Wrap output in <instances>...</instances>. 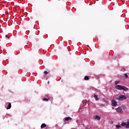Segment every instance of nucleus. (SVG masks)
I'll use <instances>...</instances> for the list:
<instances>
[{
    "label": "nucleus",
    "mask_w": 129,
    "mask_h": 129,
    "mask_svg": "<svg viewBox=\"0 0 129 129\" xmlns=\"http://www.w3.org/2000/svg\"><path fill=\"white\" fill-rule=\"evenodd\" d=\"M115 88L116 89H117L118 90H123L124 91H128V88L124 86H121V85H117L115 87Z\"/></svg>",
    "instance_id": "obj_1"
},
{
    "label": "nucleus",
    "mask_w": 129,
    "mask_h": 129,
    "mask_svg": "<svg viewBox=\"0 0 129 129\" xmlns=\"http://www.w3.org/2000/svg\"><path fill=\"white\" fill-rule=\"evenodd\" d=\"M115 110H116V111L119 113H122L123 112V111L121 107H118L117 108H116Z\"/></svg>",
    "instance_id": "obj_2"
},
{
    "label": "nucleus",
    "mask_w": 129,
    "mask_h": 129,
    "mask_svg": "<svg viewBox=\"0 0 129 129\" xmlns=\"http://www.w3.org/2000/svg\"><path fill=\"white\" fill-rule=\"evenodd\" d=\"M111 105L112 106H116V105H117V103L116 102V101L112 100Z\"/></svg>",
    "instance_id": "obj_3"
},
{
    "label": "nucleus",
    "mask_w": 129,
    "mask_h": 129,
    "mask_svg": "<svg viewBox=\"0 0 129 129\" xmlns=\"http://www.w3.org/2000/svg\"><path fill=\"white\" fill-rule=\"evenodd\" d=\"M119 99L120 100H125V99H126V97L124 95L120 96Z\"/></svg>",
    "instance_id": "obj_4"
},
{
    "label": "nucleus",
    "mask_w": 129,
    "mask_h": 129,
    "mask_svg": "<svg viewBox=\"0 0 129 129\" xmlns=\"http://www.w3.org/2000/svg\"><path fill=\"white\" fill-rule=\"evenodd\" d=\"M68 120H72V118L71 117H67L65 118L66 121H68Z\"/></svg>",
    "instance_id": "obj_5"
},
{
    "label": "nucleus",
    "mask_w": 129,
    "mask_h": 129,
    "mask_svg": "<svg viewBox=\"0 0 129 129\" xmlns=\"http://www.w3.org/2000/svg\"><path fill=\"white\" fill-rule=\"evenodd\" d=\"M46 126H47V125H46V124L43 123L41 125V128H45V127H46Z\"/></svg>",
    "instance_id": "obj_6"
},
{
    "label": "nucleus",
    "mask_w": 129,
    "mask_h": 129,
    "mask_svg": "<svg viewBox=\"0 0 129 129\" xmlns=\"http://www.w3.org/2000/svg\"><path fill=\"white\" fill-rule=\"evenodd\" d=\"M9 103L8 106L7 108V109H10L11 107H12V104L11 103Z\"/></svg>",
    "instance_id": "obj_7"
},
{
    "label": "nucleus",
    "mask_w": 129,
    "mask_h": 129,
    "mask_svg": "<svg viewBox=\"0 0 129 129\" xmlns=\"http://www.w3.org/2000/svg\"><path fill=\"white\" fill-rule=\"evenodd\" d=\"M95 118L97 119V120H100V116L98 115H96Z\"/></svg>",
    "instance_id": "obj_8"
},
{
    "label": "nucleus",
    "mask_w": 129,
    "mask_h": 129,
    "mask_svg": "<svg viewBox=\"0 0 129 129\" xmlns=\"http://www.w3.org/2000/svg\"><path fill=\"white\" fill-rule=\"evenodd\" d=\"M94 97L95 100H96V101L98 100V97H97V95L94 94Z\"/></svg>",
    "instance_id": "obj_9"
},
{
    "label": "nucleus",
    "mask_w": 129,
    "mask_h": 129,
    "mask_svg": "<svg viewBox=\"0 0 129 129\" xmlns=\"http://www.w3.org/2000/svg\"><path fill=\"white\" fill-rule=\"evenodd\" d=\"M121 125L122 126H126V122H122Z\"/></svg>",
    "instance_id": "obj_10"
},
{
    "label": "nucleus",
    "mask_w": 129,
    "mask_h": 129,
    "mask_svg": "<svg viewBox=\"0 0 129 129\" xmlns=\"http://www.w3.org/2000/svg\"><path fill=\"white\" fill-rule=\"evenodd\" d=\"M84 80H89V77L86 76L84 78Z\"/></svg>",
    "instance_id": "obj_11"
},
{
    "label": "nucleus",
    "mask_w": 129,
    "mask_h": 129,
    "mask_svg": "<svg viewBox=\"0 0 129 129\" xmlns=\"http://www.w3.org/2000/svg\"><path fill=\"white\" fill-rule=\"evenodd\" d=\"M125 127H126V128H129V120L127 121V124H126Z\"/></svg>",
    "instance_id": "obj_12"
},
{
    "label": "nucleus",
    "mask_w": 129,
    "mask_h": 129,
    "mask_svg": "<svg viewBox=\"0 0 129 129\" xmlns=\"http://www.w3.org/2000/svg\"><path fill=\"white\" fill-rule=\"evenodd\" d=\"M48 100H49V99H48V98H44L43 99V101L48 102Z\"/></svg>",
    "instance_id": "obj_13"
},
{
    "label": "nucleus",
    "mask_w": 129,
    "mask_h": 129,
    "mask_svg": "<svg viewBox=\"0 0 129 129\" xmlns=\"http://www.w3.org/2000/svg\"><path fill=\"white\" fill-rule=\"evenodd\" d=\"M116 128L117 129H119V128H121V126L119 125H116Z\"/></svg>",
    "instance_id": "obj_14"
},
{
    "label": "nucleus",
    "mask_w": 129,
    "mask_h": 129,
    "mask_svg": "<svg viewBox=\"0 0 129 129\" xmlns=\"http://www.w3.org/2000/svg\"><path fill=\"white\" fill-rule=\"evenodd\" d=\"M124 76L125 78H128V76L127 75V74H126V73L124 74Z\"/></svg>",
    "instance_id": "obj_15"
},
{
    "label": "nucleus",
    "mask_w": 129,
    "mask_h": 129,
    "mask_svg": "<svg viewBox=\"0 0 129 129\" xmlns=\"http://www.w3.org/2000/svg\"><path fill=\"white\" fill-rule=\"evenodd\" d=\"M118 83H119V82L117 81H116L115 82V85H117Z\"/></svg>",
    "instance_id": "obj_16"
},
{
    "label": "nucleus",
    "mask_w": 129,
    "mask_h": 129,
    "mask_svg": "<svg viewBox=\"0 0 129 129\" xmlns=\"http://www.w3.org/2000/svg\"><path fill=\"white\" fill-rule=\"evenodd\" d=\"M44 73L45 75H47V74H49V72L47 71H44Z\"/></svg>",
    "instance_id": "obj_17"
},
{
    "label": "nucleus",
    "mask_w": 129,
    "mask_h": 129,
    "mask_svg": "<svg viewBox=\"0 0 129 129\" xmlns=\"http://www.w3.org/2000/svg\"><path fill=\"white\" fill-rule=\"evenodd\" d=\"M6 38H8V39H10V37L9 36V35H6Z\"/></svg>",
    "instance_id": "obj_18"
},
{
    "label": "nucleus",
    "mask_w": 129,
    "mask_h": 129,
    "mask_svg": "<svg viewBox=\"0 0 129 129\" xmlns=\"http://www.w3.org/2000/svg\"><path fill=\"white\" fill-rule=\"evenodd\" d=\"M111 123H113V121H111Z\"/></svg>",
    "instance_id": "obj_19"
},
{
    "label": "nucleus",
    "mask_w": 129,
    "mask_h": 129,
    "mask_svg": "<svg viewBox=\"0 0 129 129\" xmlns=\"http://www.w3.org/2000/svg\"><path fill=\"white\" fill-rule=\"evenodd\" d=\"M49 82H48V83H47V84H49Z\"/></svg>",
    "instance_id": "obj_20"
}]
</instances>
